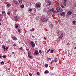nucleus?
Wrapping results in <instances>:
<instances>
[{"label": "nucleus", "mask_w": 76, "mask_h": 76, "mask_svg": "<svg viewBox=\"0 0 76 76\" xmlns=\"http://www.w3.org/2000/svg\"><path fill=\"white\" fill-rule=\"evenodd\" d=\"M35 30V29H34V28H33L32 29H31L30 30L31 32H32V31H34V30Z\"/></svg>", "instance_id": "nucleus-15"}, {"label": "nucleus", "mask_w": 76, "mask_h": 76, "mask_svg": "<svg viewBox=\"0 0 76 76\" xmlns=\"http://www.w3.org/2000/svg\"><path fill=\"white\" fill-rule=\"evenodd\" d=\"M45 73H49V72L48 70H46L45 71Z\"/></svg>", "instance_id": "nucleus-17"}, {"label": "nucleus", "mask_w": 76, "mask_h": 76, "mask_svg": "<svg viewBox=\"0 0 76 76\" xmlns=\"http://www.w3.org/2000/svg\"><path fill=\"white\" fill-rule=\"evenodd\" d=\"M5 1L6 0H5Z\"/></svg>", "instance_id": "nucleus-62"}, {"label": "nucleus", "mask_w": 76, "mask_h": 76, "mask_svg": "<svg viewBox=\"0 0 76 76\" xmlns=\"http://www.w3.org/2000/svg\"><path fill=\"white\" fill-rule=\"evenodd\" d=\"M50 50V49H49V50H48L46 53H48V52H49V51Z\"/></svg>", "instance_id": "nucleus-37"}, {"label": "nucleus", "mask_w": 76, "mask_h": 76, "mask_svg": "<svg viewBox=\"0 0 76 76\" xmlns=\"http://www.w3.org/2000/svg\"><path fill=\"white\" fill-rule=\"evenodd\" d=\"M48 59H49V60H51V58H49Z\"/></svg>", "instance_id": "nucleus-52"}, {"label": "nucleus", "mask_w": 76, "mask_h": 76, "mask_svg": "<svg viewBox=\"0 0 76 76\" xmlns=\"http://www.w3.org/2000/svg\"><path fill=\"white\" fill-rule=\"evenodd\" d=\"M51 67V66H49V67Z\"/></svg>", "instance_id": "nucleus-59"}, {"label": "nucleus", "mask_w": 76, "mask_h": 76, "mask_svg": "<svg viewBox=\"0 0 76 76\" xmlns=\"http://www.w3.org/2000/svg\"><path fill=\"white\" fill-rule=\"evenodd\" d=\"M3 13H5V11H3L2 12V14H3Z\"/></svg>", "instance_id": "nucleus-25"}, {"label": "nucleus", "mask_w": 76, "mask_h": 76, "mask_svg": "<svg viewBox=\"0 0 76 76\" xmlns=\"http://www.w3.org/2000/svg\"><path fill=\"white\" fill-rule=\"evenodd\" d=\"M48 20V19H46L45 21H46V22H47V21Z\"/></svg>", "instance_id": "nucleus-50"}, {"label": "nucleus", "mask_w": 76, "mask_h": 76, "mask_svg": "<svg viewBox=\"0 0 76 76\" xmlns=\"http://www.w3.org/2000/svg\"><path fill=\"white\" fill-rule=\"evenodd\" d=\"M39 53L40 54H41V53H42V51H41V50H39Z\"/></svg>", "instance_id": "nucleus-30"}, {"label": "nucleus", "mask_w": 76, "mask_h": 76, "mask_svg": "<svg viewBox=\"0 0 76 76\" xmlns=\"http://www.w3.org/2000/svg\"><path fill=\"white\" fill-rule=\"evenodd\" d=\"M44 39H46V38H45V37H44Z\"/></svg>", "instance_id": "nucleus-51"}, {"label": "nucleus", "mask_w": 76, "mask_h": 76, "mask_svg": "<svg viewBox=\"0 0 76 76\" xmlns=\"http://www.w3.org/2000/svg\"><path fill=\"white\" fill-rule=\"evenodd\" d=\"M19 26H18V25H17L16 26H15V28H18Z\"/></svg>", "instance_id": "nucleus-24"}, {"label": "nucleus", "mask_w": 76, "mask_h": 76, "mask_svg": "<svg viewBox=\"0 0 76 76\" xmlns=\"http://www.w3.org/2000/svg\"><path fill=\"white\" fill-rule=\"evenodd\" d=\"M19 3H22V0H18Z\"/></svg>", "instance_id": "nucleus-14"}, {"label": "nucleus", "mask_w": 76, "mask_h": 76, "mask_svg": "<svg viewBox=\"0 0 76 76\" xmlns=\"http://www.w3.org/2000/svg\"><path fill=\"white\" fill-rule=\"evenodd\" d=\"M50 64H53V62H51Z\"/></svg>", "instance_id": "nucleus-55"}, {"label": "nucleus", "mask_w": 76, "mask_h": 76, "mask_svg": "<svg viewBox=\"0 0 76 76\" xmlns=\"http://www.w3.org/2000/svg\"><path fill=\"white\" fill-rule=\"evenodd\" d=\"M12 54H14V53H15V52H12Z\"/></svg>", "instance_id": "nucleus-54"}, {"label": "nucleus", "mask_w": 76, "mask_h": 76, "mask_svg": "<svg viewBox=\"0 0 76 76\" xmlns=\"http://www.w3.org/2000/svg\"><path fill=\"white\" fill-rule=\"evenodd\" d=\"M4 16L5 17H6V14L4 15Z\"/></svg>", "instance_id": "nucleus-53"}, {"label": "nucleus", "mask_w": 76, "mask_h": 76, "mask_svg": "<svg viewBox=\"0 0 76 76\" xmlns=\"http://www.w3.org/2000/svg\"><path fill=\"white\" fill-rule=\"evenodd\" d=\"M74 7H76V2L75 4V6H74Z\"/></svg>", "instance_id": "nucleus-40"}, {"label": "nucleus", "mask_w": 76, "mask_h": 76, "mask_svg": "<svg viewBox=\"0 0 76 76\" xmlns=\"http://www.w3.org/2000/svg\"><path fill=\"white\" fill-rule=\"evenodd\" d=\"M10 69H9V70Z\"/></svg>", "instance_id": "nucleus-61"}, {"label": "nucleus", "mask_w": 76, "mask_h": 76, "mask_svg": "<svg viewBox=\"0 0 76 76\" xmlns=\"http://www.w3.org/2000/svg\"><path fill=\"white\" fill-rule=\"evenodd\" d=\"M0 18L1 19L2 18V15L1 14H0Z\"/></svg>", "instance_id": "nucleus-26"}, {"label": "nucleus", "mask_w": 76, "mask_h": 76, "mask_svg": "<svg viewBox=\"0 0 76 76\" xmlns=\"http://www.w3.org/2000/svg\"><path fill=\"white\" fill-rule=\"evenodd\" d=\"M2 57H3V58H6V55H4V56L3 55L2 56Z\"/></svg>", "instance_id": "nucleus-20"}, {"label": "nucleus", "mask_w": 76, "mask_h": 76, "mask_svg": "<svg viewBox=\"0 0 76 76\" xmlns=\"http://www.w3.org/2000/svg\"><path fill=\"white\" fill-rule=\"evenodd\" d=\"M0 21H1V19H0Z\"/></svg>", "instance_id": "nucleus-60"}, {"label": "nucleus", "mask_w": 76, "mask_h": 76, "mask_svg": "<svg viewBox=\"0 0 76 76\" xmlns=\"http://www.w3.org/2000/svg\"><path fill=\"white\" fill-rule=\"evenodd\" d=\"M37 75H39V72H38L37 73Z\"/></svg>", "instance_id": "nucleus-38"}, {"label": "nucleus", "mask_w": 76, "mask_h": 76, "mask_svg": "<svg viewBox=\"0 0 76 76\" xmlns=\"http://www.w3.org/2000/svg\"><path fill=\"white\" fill-rule=\"evenodd\" d=\"M61 37H63V33H61Z\"/></svg>", "instance_id": "nucleus-28"}, {"label": "nucleus", "mask_w": 76, "mask_h": 76, "mask_svg": "<svg viewBox=\"0 0 76 76\" xmlns=\"http://www.w3.org/2000/svg\"><path fill=\"white\" fill-rule=\"evenodd\" d=\"M65 15V12H62L60 13V15H61V16H64Z\"/></svg>", "instance_id": "nucleus-5"}, {"label": "nucleus", "mask_w": 76, "mask_h": 76, "mask_svg": "<svg viewBox=\"0 0 76 76\" xmlns=\"http://www.w3.org/2000/svg\"><path fill=\"white\" fill-rule=\"evenodd\" d=\"M30 45L32 47H35V43L32 41H31V42L30 43Z\"/></svg>", "instance_id": "nucleus-2"}, {"label": "nucleus", "mask_w": 76, "mask_h": 76, "mask_svg": "<svg viewBox=\"0 0 76 76\" xmlns=\"http://www.w3.org/2000/svg\"><path fill=\"white\" fill-rule=\"evenodd\" d=\"M1 56L0 55V58H1Z\"/></svg>", "instance_id": "nucleus-57"}, {"label": "nucleus", "mask_w": 76, "mask_h": 76, "mask_svg": "<svg viewBox=\"0 0 76 76\" xmlns=\"http://www.w3.org/2000/svg\"><path fill=\"white\" fill-rule=\"evenodd\" d=\"M50 51H51V53H53V52H54V50H51Z\"/></svg>", "instance_id": "nucleus-19"}, {"label": "nucleus", "mask_w": 76, "mask_h": 76, "mask_svg": "<svg viewBox=\"0 0 76 76\" xmlns=\"http://www.w3.org/2000/svg\"><path fill=\"white\" fill-rule=\"evenodd\" d=\"M55 63H57V61L55 60Z\"/></svg>", "instance_id": "nucleus-49"}, {"label": "nucleus", "mask_w": 76, "mask_h": 76, "mask_svg": "<svg viewBox=\"0 0 76 76\" xmlns=\"http://www.w3.org/2000/svg\"><path fill=\"white\" fill-rule=\"evenodd\" d=\"M54 60H52V63H53V62H54Z\"/></svg>", "instance_id": "nucleus-48"}, {"label": "nucleus", "mask_w": 76, "mask_h": 76, "mask_svg": "<svg viewBox=\"0 0 76 76\" xmlns=\"http://www.w3.org/2000/svg\"><path fill=\"white\" fill-rule=\"evenodd\" d=\"M51 9H49L48 10L49 12H51Z\"/></svg>", "instance_id": "nucleus-33"}, {"label": "nucleus", "mask_w": 76, "mask_h": 76, "mask_svg": "<svg viewBox=\"0 0 76 76\" xmlns=\"http://www.w3.org/2000/svg\"><path fill=\"white\" fill-rule=\"evenodd\" d=\"M2 47L3 48V50H4L5 51V48H6V46H5L4 45H2Z\"/></svg>", "instance_id": "nucleus-10"}, {"label": "nucleus", "mask_w": 76, "mask_h": 76, "mask_svg": "<svg viewBox=\"0 0 76 76\" xmlns=\"http://www.w3.org/2000/svg\"><path fill=\"white\" fill-rule=\"evenodd\" d=\"M29 75L30 76H32V74H31V73H29Z\"/></svg>", "instance_id": "nucleus-42"}, {"label": "nucleus", "mask_w": 76, "mask_h": 76, "mask_svg": "<svg viewBox=\"0 0 76 76\" xmlns=\"http://www.w3.org/2000/svg\"><path fill=\"white\" fill-rule=\"evenodd\" d=\"M36 6L37 7H40V5L39 4H37L36 5Z\"/></svg>", "instance_id": "nucleus-13"}, {"label": "nucleus", "mask_w": 76, "mask_h": 76, "mask_svg": "<svg viewBox=\"0 0 76 76\" xmlns=\"http://www.w3.org/2000/svg\"><path fill=\"white\" fill-rule=\"evenodd\" d=\"M20 7L21 9H23V8L24 7V5H23V4L21 5H20Z\"/></svg>", "instance_id": "nucleus-12"}, {"label": "nucleus", "mask_w": 76, "mask_h": 76, "mask_svg": "<svg viewBox=\"0 0 76 76\" xmlns=\"http://www.w3.org/2000/svg\"><path fill=\"white\" fill-rule=\"evenodd\" d=\"M62 38H63L62 37H61V36H60L59 37V39H61Z\"/></svg>", "instance_id": "nucleus-41"}, {"label": "nucleus", "mask_w": 76, "mask_h": 76, "mask_svg": "<svg viewBox=\"0 0 76 76\" xmlns=\"http://www.w3.org/2000/svg\"><path fill=\"white\" fill-rule=\"evenodd\" d=\"M72 14V12H71V11H69L67 13V15H71Z\"/></svg>", "instance_id": "nucleus-7"}, {"label": "nucleus", "mask_w": 76, "mask_h": 76, "mask_svg": "<svg viewBox=\"0 0 76 76\" xmlns=\"http://www.w3.org/2000/svg\"><path fill=\"white\" fill-rule=\"evenodd\" d=\"M73 24H75V23H76V21L75 20L73 21Z\"/></svg>", "instance_id": "nucleus-23"}, {"label": "nucleus", "mask_w": 76, "mask_h": 76, "mask_svg": "<svg viewBox=\"0 0 76 76\" xmlns=\"http://www.w3.org/2000/svg\"><path fill=\"white\" fill-rule=\"evenodd\" d=\"M5 50H8V47H6L5 48Z\"/></svg>", "instance_id": "nucleus-34"}, {"label": "nucleus", "mask_w": 76, "mask_h": 76, "mask_svg": "<svg viewBox=\"0 0 76 76\" xmlns=\"http://www.w3.org/2000/svg\"><path fill=\"white\" fill-rule=\"evenodd\" d=\"M57 12H61V8L60 7H58L56 8Z\"/></svg>", "instance_id": "nucleus-1"}, {"label": "nucleus", "mask_w": 76, "mask_h": 76, "mask_svg": "<svg viewBox=\"0 0 76 76\" xmlns=\"http://www.w3.org/2000/svg\"><path fill=\"white\" fill-rule=\"evenodd\" d=\"M45 17H42L41 18V21L42 22H45Z\"/></svg>", "instance_id": "nucleus-3"}, {"label": "nucleus", "mask_w": 76, "mask_h": 76, "mask_svg": "<svg viewBox=\"0 0 76 76\" xmlns=\"http://www.w3.org/2000/svg\"><path fill=\"white\" fill-rule=\"evenodd\" d=\"M0 25H1V23L0 22Z\"/></svg>", "instance_id": "nucleus-56"}, {"label": "nucleus", "mask_w": 76, "mask_h": 76, "mask_svg": "<svg viewBox=\"0 0 76 76\" xmlns=\"http://www.w3.org/2000/svg\"><path fill=\"white\" fill-rule=\"evenodd\" d=\"M14 3H15V4H19V3H18V2L17 1H14Z\"/></svg>", "instance_id": "nucleus-8"}, {"label": "nucleus", "mask_w": 76, "mask_h": 76, "mask_svg": "<svg viewBox=\"0 0 76 76\" xmlns=\"http://www.w3.org/2000/svg\"><path fill=\"white\" fill-rule=\"evenodd\" d=\"M66 1H67V0H64V3H66Z\"/></svg>", "instance_id": "nucleus-31"}, {"label": "nucleus", "mask_w": 76, "mask_h": 76, "mask_svg": "<svg viewBox=\"0 0 76 76\" xmlns=\"http://www.w3.org/2000/svg\"><path fill=\"white\" fill-rule=\"evenodd\" d=\"M1 64H2V63H3V64H4V62L3 61H2V62H1Z\"/></svg>", "instance_id": "nucleus-39"}, {"label": "nucleus", "mask_w": 76, "mask_h": 76, "mask_svg": "<svg viewBox=\"0 0 76 76\" xmlns=\"http://www.w3.org/2000/svg\"><path fill=\"white\" fill-rule=\"evenodd\" d=\"M8 15L9 16H10V12H7V13Z\"/></svg>", "instance_id": "nucleus-16"}, {"label": "nucleus", "mask_w": 76, "mask_h": 76, "mask_svg": "<svg viewBox=\"0 0 76 76\" xmlns=\"http://www.w3.org/2000/svg\"><path fill=\"white\" fill-rule=\"evenodd\" d=\"M21 31V30H20V29H18V31L19 32H20V31Z\"/></svg>", "instance_id": "nucleus-27"}, {"label": "nucleus", "mask_w": 76, "mask_h": 76, "mask_svg": "<svg viewBox=\"0 0 76 76\" xmlns=\"http://www.w3.org/2000/svg\"><path fill=\"white\" fill-rule=\"evenodd\" d=\"M64 6H66V3H64Z\"/></svg>", "instance_id": "nucleus-32"}, {"label": "nucleus", "mask_w": 76, "mask_h": 76, "mask_svg": "<svg viewBox=\"0 0 76 76\" xmlns=\"http://www.w3.org/2000/svg\"><path fill=\"white\" fill-rule=\"evenodd\" d=\"M30 54H31V52H29V51H28V57L29 58H32V56H30Z\"/></svg>", "instance_id": "nucleus-4"}, {"label": "nucleus", "mask_w": 76, "mask_h": 76, "mask_svg": "<svg viewBox=\"0 0 76 76\" xmlns=\"http://www.w3.org/2000/svg\"><path fill=\"white\" fill-rule=\"evenodd\" d=\"M51 10L53 13H56V11H54V9L52 8L51 9Z\"/></svg>", "instance_id": "nucleus-11"}, {"label": "nucleus", "mask_w": 76, "mask_h": 76, "mask_svg": "<svg viewBox=\"0 0 76 76\" xmlns=\"http://www.w3.org/2000/svg\"><path fill=\"white\" fill-rule=\"evenodd\" d=\"M57 34H58V35H59L60 34V32H57Z\"/></svg>", "instance_id": "nucleus-43"}, {"label": "nucleus", "mask_w": 76, "mask_h": 76, "mask_svg": "<svg viewBox=\"0 0 76 76\" xmlns=\"http://www.w3.org/2000/svg\"><path fill=\"white\" fill-rule=\"evenodd\" d=\"M26 50H27V51H29V49H26Z\"/></svg>", "instance_id": "nucleus-47"}, {"label": "nucleus", "mask_w": 76, "mask_h": 76, "mask_svg": "<svg viewBox=\"0 0 76 76\" xmlns=\"http://www.w3.org/2000/svg\"><path fill=\"white\" fill-rule=\"evenodd\" d=\"M75 48V49H76V47H75V48Z\"/></svg>", "instance_id": "nucleus-58"}, {"label": "nucleus", "mask_w": 76, "mask_h": 76, "mask_svg": "<svg viewBox=\"0 0 76 76\" xmlns=\"http://www.w3.org/2000/svg\"><path fill=\"white\" fill-rule=\"evenodd\" d=\"M48 64H46L45 65V67H48Z\"/></svg>", "instance_id": "nucleus-21"}, {"label": "nucleus", "mask_w": 76, "mask_h": 76, "mask_svg": "<svg viewBox=\"0 0 76 76\" xmlns=\"http://www.w3.org/2000/svg\"><path fill=\"white\" fill-rule=\"evenodd\" d=\"M50 5H51V2H50L49 4V5L50 6Z\"/></svg>", "instance_id": "nucleus-35"}, {"label": "nucleus", "mask_w": 76, "mask_h": 76, "mask_svg": "<svg viewBox=\"0 0 76 76\" xmlns=\"http://www.w3.org/2000/svg\"><path fill=\"white\" fill-rule=\"evenodd\" d=\"M39 54L38 53V51L37 50H35L34 52V54H36V55H38Z\"/></svg>", "instance_id": "nucleus-6"}, {"label": "nucleus", "mask_w": 76, "mask_h": 76, "mask_svg": "<svg viewBox=\"0 0 76 76\" xmlns=\"http://www.w3.org/2000/svg\"><path fill=\"white\" fill-rule=\"evenodd\" d=\"M20 50H22V47H20Z\"/></svg>", "instance_id": "nucleus-44"}, {"label": "nucleus", "mask_w": 76, "mask_h": 76, "mask_svg": "<svg viewBox=\"0 0 76 76\" xmlns=\"http://www.w3.org/2000/svg\"><path fill=\"white\" fill-rule=\"evenodd\" d=\"M28 11L29 12H31L32 11V9H30L29 10H28Z\"/></svg>", "instance_id": "nucleus-29"}, {"label": "nucleus", "mask_w": 76, "mask_h": 76, "mask_svg": "<svg viewBox=\"0 0 76 76\" xmlns=\"http://www.w3.org/2000/svg\"><path fill=\"white\" fill-rule=\"evenodd\" d=\"M48 3H50V1H48Z\"/></svg>", "instance_id": "nucleus-46"}, {"label": "nucleus", "mask_w": 76, "mask_h": 76, "mask_svg": "<svg viewBox=\"0 0 76 76\" xmlns=\"http://www.w3.org/2000/svg\"><path fill=\"white\" fill-rule=\"evenodd\" d=\"M16 46V44H14L13 45V46L14 47H15Z\"/></svg>", "instance_id": "nucleus-45"}, {"label": "nucleus", "mask_w": 76, "mask_h": 76, "mask_svg": "<svg viewBox=\"0 0 76 76\" xmlns=\"http://www.w3.org/2000/svg\"><path fill=\"white\" fill-rule=\"evenodd\" d=\"M60 6L61 7H62V8H64V6H63V5L61 4L60 5Z\"/></svg>", "instance_id": "nucleus-18"}, {"label": "nucleus", "mask_w": 76, "mask_h": 76, "mask_svg": "<svg viewBox=\"0 0 76 76\" xmlns=\"http://www.w3.org/2000/svg\"><path fill=\"white\" fill-rule=\"evenodd\" d=\"M7 6L9 7V6H10V4H7Z\"/></svg>", "instance_id": "nucleus-36"}, {"label": "nucleus", "mask_w": 76, "mask_h": 76, "mask_svg": "<svg viewBox=\"0 0 76 76\" xmlns=\"http://www.w3.org/2000/svg\"><path fill=\"white\" fill-rule=\"evenodd\" d=\"M17 18H18V17H17V16H15L14 17V19H17Z\"/></svg>", "instance_id": "nucleus-22"}, {"label": "nucleus", "mask_w": 76, "mask_h": 76, "mask_svg": "<svg viewBox=\"0 0 76 76\" xmlns=\"http://www.w3.org/2000/svg\"><path fill=\"white\" fill-rule=\"evenodd\" d=\"M12 39H13V40L14 41H16L17 40V38L16 37H12Z\"/></svg>", "instance_id": "nucleus-9"}]
</instances>
